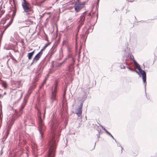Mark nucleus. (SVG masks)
Segmentation results:
<instances>
[{
  "mask_svg": "<svg viewBox=\"0 0 157 157\" xmlns=\"http://www.w3.org/2000/svg\"><path fill=\"white\" fill-rule=\"evenodd\" d=\"M10 128H11V127H9L8 128L7 131L5 133V134L4 136V138H6L7 137L8 135H9V134L10 133Z\"/></svg>",
  "mask_w": 157,
  "mask_h": 157,
  "instance_id": "obj_9",
  "label": "nucleus"
},
{
  "mask_svg": "<svg viewBox=\"0 0 157 157\" xmlns=\"http://www.w3.org/2000/svg\"><path fill=\"white\" fill-rule=\"evenodd\" d=\"M138 153L137 152L136 153H135L134 152H133V155L134 156H136L137 155Z\"/></svg>",
  "mask_w": 157,
  "mask_h": 157,
  "instance_id": "obj_21",
  "label": "nucleus"
},
{
  "mask_svg": "<svg viewBox=\"0 0 157 157\" xmlns=\"http://www.w3.org/2000/svg\"><path fill=\"white\" fill-rule=\"evenodd\" d=\"M66 92V90H65L64 91V93L63 94V101H65L66 99V97H65Z\"/></svg>",
  "mask_w": 157,
  "mask_h": 157,
  "instance_id": "obj_15",
  "label": "nucleus"
},
{
  "mask_svg": "<svg viewBox=\"0 0 157 157\" xmlns=\"http://www.w3.org/2000/svg\"><path fill=\"white\" fill-rule=\"evenodd\" d=\"M85 16L84 15H82L80 16V20L79 21V22L81 23V24H82L83 23V21L85 20Z\"/></svg>",
  "mask_w": 157,
  "mask_h": 157,
  "instance_id": "obj_11",
  "label": "nucleus"
},
{
  "mask_svg": "<svg viewBox=\"0 0 157 157\" xmlns=\"http://www.w3.org/2000/svg\"><path fill=\"white\" fill-rule=\"evenodd\" d=\"M133 59H132L134 64L136 66L137 68L139 71L140 73L142 75V78L143 82L144 83L146 82V75L145 72L143 70H142L140 68V65L136 62V61L134 59V57Z\"/></svg>",
  "mask_w": 157,
  "mask_h": 157,
  "instance_id": "obj_4",
  "label": "nucleus"
},
{
  "mask_svg": "<svg viewBox=\"0 0 157 157\" xmlns=\"http://www.w3.org/2000/svg\"><path fill=\"white\" fill-rule=\"evenodd\" d=\"M83 5L79 1H78L76 2L74 6L75 10L76 12L78 13L83 8Z\"/></svg>",
  "mask_w": 157,
  "mask_h": 157,
  "instance_id": "obj_6",
  "label": "nucleus"
},
{
  "mask_svg": "<svg viewBox=\"0 0 157 157\" xmlns=\"http://www.w3.org/2000/svg\"><path fill=\"white\" fill-rule=\"evenodd\" d=\"M83 103H81L80 105L78 108L77 109L76 114L78 117H80L81 116L82 112Z\"/></svg>",
  "mask_w": 157,
  "mask_h": 157,
  "instance_id": "obj_8",
  "label": "nucleus"
},
{
  "mask_svg": "<svg viewBox=\"0 0 157 157\" xmlns=\"http://www.w3.org/2000/svg\"><path fill=\"white\" fill-rule=\"evenodd\" d=\"M47 80V78H45V80L44 81L43 83L42 84V85L43 86L44 84L46 83Z\"/></svg>",
  "mask_w": 157,
  "mask_h": 157,
  "instance_id": "obj_19",
  "label": "nucleus"
},
{
  "mask_svg": "<svg viewBox=\"0 0 157 157\" xmlns=\"http://www.w3.org/2000/svg\"><path fill=\"white\" fill-rule=\"evenodd\" d=\"M11 22H10L9 23V24H8L6 25V28L5 29V30H6L8 27L11 25Z\"/></svg>",
  "mask_w": 157,
  "mask_h": 157,
  "instance_id": "obj_17",
  "label": "nucleus"
},
{
  "mask_svg": "<svg viewBox=\"0 0 157 157\" xmlns=\"http://www.w3.org/2000/svg\"><path fill=\"white\" fill-rule=\"evenodd\" d=\"M67 60V59H65L63 62H62L61 63H57V64L56 65V67H61L62 66V64H64L65 63V62Z\"/></svg>",
  "mask_w": 157,
  "mask_h": 157,
  "instance_id": "obj_12",
  "label": "nucleus"
},
{
  "mask_svg": "<svg viewBox=\"0 0 157 157\" xmlns=\"http://www.w3.org/2000/svg\"><path fill=\"white\" fill-rule=\"evenodd\" d=\"M50 44V43H48L46 44L43 47V48L42 49H44L45 48L47 47H48L49 44Z\"/></svg>",
  "mask_w": 157,
  "mask_h": 157,
  "instance_id": "obj_16",
  "label": "nucleus"
},
{
  "mask_svg": "<svg viewBox=\"0 0 157 157\" xmlns=\"http://www.w3.org/2000/svg\"><path fill=\"white\" fill-rule=\"evenodd\" d=\"M25 106V105H22L21 107V108L20 110H22V109H24V108Z\"/></svg>",
  "mask_w": 157,
  "mask_h": 157,
  "instance_id": "obj_18",
  "label": "nucleus"
},
{
  "mask_svg": "<svg viewBox=\"0 0 157 157\" xmlns=\"http://www.w3.org/2000/svg\"><path fill=\"white\" fill-rule=\"evenodd\" d=\"M59 82V81L58 80H56L55 83L54 89L53 91L52 92L51 98V100L52 102H53L54 101H57L56 94L57 93V89Z\"/></svg>",
  "mask_w": 157,
  "mask_h": 157,
  "instance_id": "obj_5",
  "label": "nucleus"
},
{
  "mask_svg": "<svg viewBox=\"0 0 157 157\" xmlns=\"http://www.w3.org/2000/svg\"><path fill=\"white\" fill-rule=\"evenodd\" d=\"M55 51H54L52 52V53L53 54L54 53V52H55Z\"/></svg>",
  "mask_w": 157,
  "mask_h": 157,
  "instance_id": "obj_25",
  "label": "nucleus"
},
{
  "mask_svg": "<svg viewBox=\"0 0 157 157\" xmlns=\"http://www.w3.org/2000/svg\"><path fill=\"white\" fill-rule=\"evenodd\" d=\"M22 6L25 12L27 15H31L34 13L33 7L26 0H23Z\"/></svg>",
  "mask_w": 157,
  "mask_h": 157,
  "instance_id": "obj_2",
  "label": "nucleus"
},
{
  "mask_svg": "<svg viewBox=\"0 0 157 157\" xmlns=\"http://www.w3.org/2000/svg\"><path fill=\"white\" fill-rule=\"evenodd\" d=\"M43 49L41 50L35 56L33 60V63L36 62L40 58L43 53Z\"/></svg>",
  "mask_w": 157,
  "mask_h": 157,
  "instance_id": "obj_7",
  "label": "nucleus"
},
{
  "mask_svg": "<svg viewBox=\"0 0 157 157\" xmlns=\"http://www.w3.org/2000/svg\"><path fill=\"white\" fill-rule=\"evenodd\" d=\"M74 66L72 65H71L68 67V70L70 71H72L74 69Z\"/></svg>",
  "mask_w": 157,
  "mask_h": 157,
  "instance_id": "obj_13",
  "label": "nucleus"
},
{
  "mask_svg": "<svg viewBox=\"0 0 157 157\" xmlns=\"http://www.w3.org/2000/svg\"><path fill=\"white\" fill-rule=\"evenodd\" d=\"M109 133V135L111 136L112 137L113 139H114L113 137L112 136V135L110 133Z\"/></svg>",
  "mask_w": 157,
  "mask_h": 157,
  "instance_id": "obj_22",
  "label": "nucleus"
},
{
  "mask_svg": "<svg viewBox=\"0 0 157 157\" xmlns=\"http://www.w3.org/2000/svg\"><path fill=\"white\" fill-rule=\"evenodd\" d=\"M133 57H134L133 56H132V57H131V59L132 60V59H133Z\"/></svg>",
  "mask_w": 157,
  "mask_h": 157,
  "instance_id": "obj_23",
  "label": "nucleus"
},
{
  "mask_svg": "<svg viewBox=\"0 0 157 157\" xmlns=\"http://www.w3.org/2000/svg\"><path fill=\"white\" fill-rule=\"evenodd\" d=\"M2 97V94H0V98H1Z\"/></svg>",
  "mask_w": 157,
  "mask_h": 157,
  "instance_id": "obj_24",
  "label": "nucleus"
},
{
  "mask_svg": "<svg viewBox=\"0 0 157 157\" xmlns=\"http://www.w3.org/2000/svg\"><path fill=\"white\" fill-rule=\"evenodd\" d=\"M4 12H3L2 11V12H0V18L1 17L2 15L4 13Z\"/></svg>",
  "mask_w": 157,
  "mask_h": 157,
  "instance_id": "obj_20",
  "label": "nucleus"
},
{
  "mask_svg": "<svg viewBox=\"0 0 157 157\" xmlns=\"http://www.w3.org/2000/svg\"><path fill=\"white\" fill-rule=\"evenodd\" d=\"M35 52V50L33 51L32 52L29 53L28 54V59H31L32 57H33V55Z\"/></svg>",
  "mask_w": 157,
  "mask_h": 157,
  "instance_id": "obj_10",
  "label": "nucleus"
},
{
  "mask_svg": "<svg viewBox=\"0 0 157 157\" xmlns=\"http://www.w3.org/2000/svg\"><path fill=\"white\" fill-rule=\"evenodd\" d=\"M51 126L52 136L48 142V145L50 147V148L48 151V157H54L56 148V145L55 140V134L54 131L58 126L57 121L55 120L52 121Z\"/></svg>",
  "mask_w": 157,
  "mask_h": 157,
  "instance_id": "obj_1",
  "label": "nucleus"
},
{
  "mask_svg": "<svg viewBox=\"0 0 157 157\" xmlns=\"http://www.w3.org/2000/svg\"><path fill=\"white\" fill-rule=\"evenodd\" d=\"M2 85L3 87H4L5 88H6L7 86V83L4 81H3L2 82Z\"/></svg>",
  "mask_w": 157,
  "mask_h": 157,
  "instance_id": "obj_14",
  "label": "nucleus"
},
{
  "mask_svg": "<svg viewBox=\"0 0 157 157\" xmlns=\"http://www.w3.org/2000/svg\"><path fill=\"white\" fill-rule=\"evenodd\" d=\"M38 115L39 131L41 135V138H43V132L45 130V128L44 125V123L41 119V113L39 110H38Z\"/></svg>",
  "mask_w": 157,
  "mask_h": 157,
  "instance_id": "obj_3",
  "label": "nucleus"
}]
</instances>
